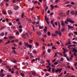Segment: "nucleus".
Returning a JSON list of instances; mask_svg holds the SVG:
<instances>
[{
    "instance_id": "603ef678",
    "label": "nucleus",
    "mask_w": 77,
    "mask_h": 77,
    "mask_svg": "<svg viewBox=\"0 0 77 77\" xmlns=\"http://www.w3.org/2000/svg\"><path fill=\"white\" fill-rule=\"evenodd\" d=\"M6 68L7 69H9L10 68V67L8 66H6Z\"/></svg>"
},
{
    "instance_id": "6e6552de",
    "label": "nucleus",
    "mask_w": 77,
    "mask_h": 77,
    "mask_svg": "<svg viewBox=\"0 0 77 77\" xmlns=\"http://www.w3.org/2000/svg\"><path fill=\"white\" fill-rule=\"evenodd\" d=\"M8 13L10 15H11V14H12V11H11V10H9L8 11Z\"/></svg>"
},
{
    "instance_id": "412c9836",
    "label": "nucleus",
    "mask_w": 77,
    "mask_h": 77,
    "mask_svg": "<svg viewBox=\"0 0 77 77\" xmlns=\"http://www.w3.org/2000/svg\"><path fill=\"white\" fill-rule=\"evenodd\" d=\"M37 33L39 35V36H41V32H38V33L37 32Z\"/></svg>"
},
{
    "instance_id": "ea45409f",
    "label": "nucleus",
    "mask_w": 77,
    "mask_h": 77,
    "mask_svg": "<svg viewBox=\"0 0 77 77\" xmlns=\"http://www.w3.org/2000/svg\"><path fill=\"white\" fill-rule=\"evenodd\" d=\"M24 13L22 14V15H21V17L23 18H24Z\"/></svg>"
},
{
    "instance_id": "680f3d73",
    "label": "nucleus",
    "mask_w": 77,
    "mask_h": 77,
    "mask_svg": "<svg viewBox=\"0 0 77 77\" xmlns=\"http://www.w3.org/2000/svg\"><path fill=\"white\" fill-rule=\"evenodd\" d=\"M14 68L15 69H17V66H14Z\"/></svg>"
},
{
    "instance_id": "0eeeda50",
    "label": "nucleus",
    "mask_w": 77,
    "mask_h": 77,
    "mask_svg": "<svg viewBox=\"0 0 77 77\" xmlns=\"http://www.w3.org/2000/svg\"><path fill=\"white\" fill-rule=\"evenodd\" d=\"M43 30L44 31V32L45 33H46V32H47V26L45 27V29H43Z\"/></svg>"
},
{
    "instance_id": "b1692460",
    "label": "nucleus",
    "mask_w": 77,
    "mask_h": 77,
    "mask_svg": "<svg viewBox=\"0 0 77 77\" xmlns=\"http://www.w3.org/2000/svg\"><path fill=\"white\" fill-rule=\"evenodd\" d=\"M66 7H69L70 8H71V7H72V5L69 4V5H66Z\"/></svg>"
},
{
    "instance_id": "bb28decb",
    "label": "nucleus",
    "mask_w": 77,
    "mask_h": 77,
    "mask_svg": "<svg viewBox=\"0 0 77 77\" xmlns=\"http://www.w3.org/2000/svg\"><path fill=\"white\" fill-rule=\"evenodd\" d=\"M52 72L53 73H54L55 72V68H53L52 69Z\"/></svg>"
},
{
    "instance_id": "1a4fd4ad",
    "label": "nucleus",
    "mask_w": 77,
    "mask_h": 77,
    "mask_svg": "<svg viewBox=\"0 0 77 77\" xmlns=\"http://www.w3.org/2000/svg\"><path fill=\"white\" fill-rule=\"evenodd\" d=\"M24 44L25 45V46H26V47H28V46L29 45V44H28L27 43H26V42H24Z\"/></svg>"
},
{
    "instance_id": "774afa93",
    "label": "nucleus",
    "mask_w": 77,
    "mask_h": 77,
    "mask_svg": "<svg viewBox=\"0 0 77 77\" xmlns=\"http://www.w3.org/2000/svg\"><path fill=\"white\" fill-rule=\"evenodd\" d=\"M19 29H22V26L20 25L19 27Z\"/></svg>"
},
{
    "instance_id": "2eb2a0df",
    "label": "nucleus",
    "mask_w": 77,
    "mask_h": 77,
    "mask_svg": "<svg viewBox=\"0 0 77 77\" xmlns=\"http://www.w3.org/2000/svg\"><path fill=\"white\" fill-rule=\"evenodd\" d=\"M0 36H3L4 35H5V33L3 32H2L1 34H0Z\"/></svg>"
},
{
    "instance_id": "3c124183",
    "label": "nucleus",
    "mask_w": 77,
    "mask_h": 77,
    "mask_svg": "<svg viewBox=\"0 0 77 77\" xmlns=\"http://www.w3.org/2000/svg\"><path fill=\"white\" fill-rule=\"evenodd\" d=\"M13 45L14 46V47H17V44L15 43H13Z\"/></svg>"
},
{
    "instance_id": "2f4dec72",
    "label": "nucleus",
    "mask_w": 77,
    "mask_h": 77,
    "mask_svg": "<svg viewBox=\"0 0 77 77\" xmlns=\"http://www.w3.org/2000/svg\"><path fill=\"white\" fill-rule=\"evenodd\" d=\"M52 49V50H53V49H54L55 50H57V48H56V47H54V46H53Z\"/></svg>"
},
{
    "instance_id": "a211bd4d",
    "label": "nucleus",
    "mask_w": 77,
    "mask_h": 77,
    "mask_svg": "<svg viewBox=\"0 0 77 77\" xmlns=\"http://www.w3.org/2000/svg\"><path fill=\"white\" fill-rule=\"evenodd\" d=\"M32 53H33L34 54H36L37 53V51L36 50H33L32 51Z\"/></svg>"
},
{
    "instance_id": "72a5a7b5",
    "label": "nucleus",
    "mask_w": 77,
    "mask_h": 77,
    "mask_svg": "<svg viewBox=\"0 0 77 77\" xmlns=\"http://www.w3.org/2000/svg\"><path fill=\"white\" fill-rule=\"evenodd\" d=\"M48 35L49 36H50V35H51V33H50V32H48Z\"/></svg>"
},
{
    "instance_id": "39448f33",
    "label": "nucleus",
    "mask_w": 77,
    "mask_h": 77,
    "mask_svg": "<svg viewBox=\"0 0 77 77\" xmlns=\"http://www.w3.org/2000/svg\"><path fill=\"white\" fill-rule=\"evenodd\" d=\"M61 23V26H62L63 27H65V24L64 23V22L63 21H62Z\"/></svg>"
},
{
    "instance_id": "473e14b6",
    "label": "nucleus",
    "mask_w": 77,
    "mask_h": 77,
    "mask_svg": "<svg viewBox=\"0 0 77 77\" xmlns=\"http://www.w3.org/2000/svg\"><path fill=\"white\" fill-rule=\"evenodd\" d=\"M16 35H20V33H19V31H17L16 33Z\"/></svg>"
},
{
    "instance_id": "20e7f679",
    "label": "nucleus",
    "mask_w": 77,
    "mask_h": 77,
    "mask_svg": "<svg viewBox=\"0 0 77 77\" xmlns=\"http://www.w3.org/2000/svg\"><path fill=\"white\" fill-rule=\"evenodd\" d=\"M22 37L24 39H26L27 37L26 36V34H22Z\"/></svg>"
},
{
    "instance_id": "c756f323",
    "label": "nucleus",
    "mask_w": 77,
    "mask_h": 77,
    "mask_svg": "<svg viewBox=\"0 0 77 77\" xmlns=\"http://www.w3.org/2000/svg\"><path fill=\"white\" fill-rule=\"evenodd\" d=\"M67 45H70V44H71V41H69V42L67 43Z\"/></svg>"
},
{
    "instance_id": "4d7b16f0",
    "label": "nucleus",
    "mask_w": 77,
    "mask_h": 77,
    "mask_svg": "<svg viewBox=\"0 0 77 77\" xmlns=\"http://www.w3.org/2000/svg\"><path fill=\"white\" fill-rule=\"evenodd\" d=\"M70 11V10H68V11L67 12V14L68 15L69 14V11Z\"/></svg>"
},
{
    "instance_id": "7c9ffc66",
    "label": "nucleus",
    "mask_w": 77,
    "mask_h": 77,
    "mask_svg": "<svg viewBox=\"0 0 77 77\" xmlns=\"http://www.w3.org/2000/svg\"><path fill=\"white\" fill-rule=\"evenodd\" d=\"M72 47V45H70L68 46L67 48H69V49H70V47Z\"/></svg>"
},
{
    "instance_id": "cd10ccee",
    "label": "nucleus",
    "mask_w": 77,
    "mask_h": 77,
    "mask_svg": "<svg viewBox=\"0 0 77 77\" xmlns=\"http://www.w3.org/2000/svg\"><path fill=\"white\" fill-rule=\"evenodd\" d=\"M60 2V0H56L55 1V2L56 3H57L58 2Z\"/></svg>"
},
{
    "instance_id": "9d476101",
    "label": "nucleus",
    "mask_w": 77,
    "mask_h": 77,
    "mask_svg": "<svg viewBox=\"0 0 77 77\" xmlns=\"http://www.w3.org/2000/svg\"><path fill=\"white\" fill-rule=\"evenodd\" d=\"M70 13L73 15L75 14V12L74 11H71Z\"/></svg>"
},
{
    "instance_id": "a18cd8bd",
    "label": "nucleus",
    "mask_w": 77,
    "mask_h": 77,
    "mask_svg": "<svg viewBox=\"0 0 77 77\" xmlns=\"http://www.w3.org/2000/svg\"><path fill=\"white\" fill-rule=\"evenodd\" d=\"M55 33L56 34H57V35L58 34H59V32H58V31H56L55 32Z\"/></svg>"
},
{
    "instance_id": "69168bd1",
    "label": "nucleus",
    "mask_w": 77,
    "mask_h": 77,
    "mask_svg": "<svg viewBox=\"0 0 77 77\" xmlns=\"http://www.w3.org/2000/svg\"><path fill=\"white\" fill-rule=\"evenodd\" d=\"M16 21L18 22L20 21V19H16Z\"/></svg>"
},
{
    "instance_id": "de8ad7c7",
    "label": "nucleus",
    "mask_w": 77,
    "mask_h": 77,
    "mask_svg": "<svg viewBox=\"0 0 77 77\" xmlns=\"http://www.w3.org/2000/svg\"><path fill=\"white\" fill-rule=\"evenodd\" d=\"M7 76L8 77H11L12 75H7Z\"/></svg>"
},
{
    "instance_id": "4be33fe9",
    "label": "nucleus",
    "mask_w": 77,
    "mask_h": 77,
    "mask_svg": "<svg viewBox=\"0 0 77 77\" xmlns=\"http://www.w3.org/2000/svg\"><path fill=\"white\" fill-rule=\"evenodd\" d=\"M27 20H28V21H29V23H32V20H31V19H27Z\"/></svg>"
},
{
    "instance_id": "37998d69",
    "label": "nucleus",
    "mask_w": 77,
    "mask_h": 77,
    "mask_svg": "<svg viewBox=\"0 0 77 77\" xmlns=\"http://www.w3.org/2000/svg\"><path fill=\"white\" fill-rule=\"evenodd\" d=\"M59 71V69H58L57 70H55V72H56V73L58 72Z\"/></svg>"
},
{
    "instance_id": "bf43d9fd",
    "label": "nucleus",
    "mask_w": 77,
    "mask_h": 77,
    "mask_svg": "<svg viewBox=\"0 0 77 77\" xmlns=\"http://www.w3.org/2000/svg\"><path fill=\"white\" fill-rule=\"evenodd\" d=\"M30 57H32V58H33L34 57L32 55V54H30Z\"/></svg>"
},
{
    "instance_id": "49530a36",
    "label": "nucleus",
    "mask_w": 77,
    "mask_h": 77,
    "mask_svg": "<svg viewBox=\"0 0 77 77\" xmlns=\"http://www.w3.org/2000/svg\"><path fill=\"white\" fill-rule=\"evenodd\" d=\"M44 28V27L42 26H40L39 27V28L40 29H43V28Z\"/></svg>"
},
{
    "instance_id": "f3484780",
    "label": "nucleus",
    "mask_w": 77,
    "mask_h": 77,
    "mask_svg": "<svg viewBox=\"0 0 77 77\" xmlns=\"http://www.w3.org/2000/svg\"><path fill=\"white\" fill-rule=\"evenodd\" d=\"M28 47H29V48L31 49L32 47V45H29Z\"/></svg>"
},
{
    "instance_id": "5701e85b",
    "label": "nucleus",
    "mask_w": 77,
    "mask_h": 77,
    "mask_svg": "<svg viewBox=\"0 0 77 77\" xmlns=\"http://www.w3.org/2000/svg\"><path fill=\"white\" fill-rule=\"evenodd\" d=\"M65 30V29L64 28H62L61 29V32H64Z\"/></svg>"
},
{
    "instance_id": "423d86ee",
    "label": "nucleus",
    "mask_w": 77,
    "mask_h": 77,
    "mask_svg": "<svg viewBox=\"0 0 77 77\" xmlns=\"http://www.w3.org/2000/svg\"><path fill=\"white\" fill-rule=\"evenodd\" d=\"M19 8V7L18 6H15L14 7V9L15 10H17V9H18Z\"/></svg>"
},
{
    "instance_id": "a878e982",
    "label": "nucleus",
    "mask_w": 77,
    "mask_h": 77,
    "mask_svg": "<svg viewBox=\"0 0 77 77\" xmlns=\"http://www.w3.org/2000/svg\"><path fill=\"white\" fill-rule=\"evenodd\" d=\"M46 62H48V65H49V66H50V65H51V64L50 63V60H47L46 61Z\"/></svg>"
},
{
    "instance_id": "c85d7f7f",
    "label": "nucleus",
    "mask_w": 77,
    "mask_h": 77,
    "mask_svg": "<svg viewBox=\"0 0 77 77\" xmlns=\"http://www.w3.org/2000/svg\"><path fill=\"white\" fill-rule=\"evenodd\" d=\"M9 38L10 39H13V38H14V37H13L12 36H11L9 37Z\"/></svg>"
},
{
    "instance_id": "338daca9",
    "label": "nucleus",
    "mask_w": 77,
    "mask_h": 77,
    "mask_svg": "<svg viewBox=\"0 0 77 77\" xmlns=\"http://www.w3.org/2000/svg\"><path fill=\"white\" fill-rule=\"evenodd\" d=\"M13 3H15V2H16V0H13V1L12 2Z\"/></svg>"
},
{
    "instance_id": "58836bf2",
    "label": "nucleus",
    "mask_w": 77,
    "mask_h": 77,
    "mask_svg": "<svg viewBox=\"0 0 77 77\" xmlns=\"http://www.w3.org/2000/svg\"><path fill=\"white\" fill-rule=\"evenodd\" d=\"M35 45H37V46H39V43H38L36 42L35 43Z\"/></svg>"
},
{
    "instance_id": "a19ab883",
    "label": "nucleus",
    "mask_w": 77,
    "mask_h": 77,
    "mask_svg": "<svg viewBox=\"0 0 77 77\" xmlns=\"http://www.w3.org/2000/svg\"><path fill=\"white\" fill-rule=\"evenodd\" d=\"M20 75L23 77H24V74L23 73H21Z\"/></svg>"
},
{
    "instance_id": "0e129e2a",
    "label": "nucleus",
    "mask_w": 77,
    "mask_h": 77,
    "mask_svg": "<svg viewBox=\"0 0 77 77\" xmlns=\"http://www.w3.org/2000/svg\"><path fill=\"white\" fill-rule=\"evenodd\" d=\"M56 43L57 44H58V45H59V44H60V42L57 41L56 42Z\"/></svg>"
},
{
    "instance_id": "09e8293b",
    "label": "nucleus",
    "mask_w": 77,
    "mask_h": 77,
    "mask_svg": "<svg viewBox=\"0 0 77 77\" xmlns=\"http://www.w3.org/2000/svg\"><path fill=\"white\" fill-rule=\"evenodd\" d=\"M67 3H69V2L67 1L66 2L64 3V4H67Z\"/></svg>"
},
{
    "instance_id": "052dcab7",
    "label": "nucleus",
    "mask_w": 77,
    "mask_h": 77,
    "mask_svg": "<svg viewBox=\"0 0 77 77\" xmlns=\"http://www.w3.org/2000/svg\"><path fill=\"white\" fill-rule=\"evenodd\" d=\"M32 24H33L34 25H35V23H36V22H32Z\"/></svg>"
},
{
    "instance_id": "7ed1b4c3",
    "label": "nucleus",
    "mask_w": 77,
    "mask_h": 77,
    "mask_svg": "<svg viewBox=\"0 0 77 77\" xmlns=\"http://www.w3.org/2000/svg\"><path fill=\"white\" fill-rule=\"evenodd\" d=\"M67 23L69 22V23H72V24H73L75 23L74 21H73V20H68L67 19Z\"/></svg>"
},
{
    "instance_id": "f257e3e1",
    "label": "nucleus",
    "mask_w": 77,
    "mask_h": 77,
    "mask_svg": "<svg viewBox=\"0 0 77 77\" xmlns=\"http://www.w3.org/2000/svg\"><path fill=\"white\" fill-rule=\"evenodd\" d=\"M58 25L59 27V32H58V35H59V36H62V32H61V31H60V22H58Z\"/></svg>"
},
{
    "instance_id": "4468645a",
    "label": "nucleus",
    "mask_w": 77,
    "mask_h": 77,
    "mask_svg": "<svg viewBox=\"0 0 77 77\" xmlns=\"http://www.w3.org/2000/svg\"><path fill=\"white\" fill-rule=\"evenodd\" d=\"M26 36H27V38H29L30 36H29V34H28V33H27L26 32L25 33Z\"/></svg>"
},
{
    "instance_id": "f8f14e48",
    "label": "nucleus",
    "mask_w": 77,
    "mask_h": 77,
    "mask_svg": "<svg viewBox=\"0 0 77 77\" xmlns=\"http://www.w3.org/2000/svg\"><path fill=\"white\" fill-rule=\"evenodd\" d=\"M52 36H53V37L57 36V34H52Z\"/></svg>"
},
{
    "instance_id": "4c0bfd02",
    "label": "nucleus",
    "mask_w": 77,
    "mask_h": 77,
    "mask_svg": "<svg viewBox=\"0 0 77 77\" xmlns=\"http://www.w3.org/2000/svg\"><path fill=\"white\" fill-rule=\"evenodd\" d=\"M13 51L14 52V54H15L16 55H17V53H16V52H15V51L14 50Z\"/></svg>"
},
{
    "instance_id": "5fc2aeb1",
    "label": "nucleus",
    "mask_w": 77,
    "mask_h": 77,
    "mask_svg": "<svg viewBox=\"0 0 77 77\" xmlns=\"http://www.w3.org/2000/svg\"><path fill=\"white\" fill-rule=\"evenodd\" d=\"M32 75H35L36 74L35 72H33L32 73Z\"/></svg>"
},
{
    "instance_id": "79ce46f5",
    "label": "nucleus",
    "mask_w": 77,
    "mask_h": 77,
    "mask_svg": "<svg viewBox=\"0 0 77 77\" xmlns=\"http://www.w3.org/2000/svg\"><path fill=\"white\" fill-rule=\"evenodd\" d=\"M68 21H67V19H66V21H65V23L66 24H68Z\"/></svg>"
},
{
    "instance_id": "6ab92c4d",
    "label": "nucleus",
    "mask_w": 77,
    "mask_h": 77,
    "mask_svg": "<svg viewBox=\"0 0 77 77\" xmlns=\"http://www.w3.org/2000/svg\"><path fill=\"white\" fill-rule=\"evenodd\" d=\"M51 9L52 10L54 9V6L52 5H51Z\"/></svg>"
},
{
    "instance_id": "e2e57ef3",
    "label": "nucleus",
    "mask_w": 77,
    "mask_h": 77,
    "mask_svg": "<svg viewBox=\"0 0 77 77\" xmlns=\"http://www.w3.org/2000/svg\"><path fill=\"white\" fill-rule=\"evenodd\" d=\"M74 33V34H75V35H77V32H75V31L73 32Z\"/></svg>"
},
{
    "instance_id": "864d4df0",
    "label": "nucleus",
    "mask_w": 77,
    "mask_h": 77,
    "mask_svg": "<svg viewBox=\"0 0 77 77\" xmlns=\"http://www.w3.org/2000/svg\"><path fill=\"white\" fill-rule=\"evenodd\" d=\"M63 74V72L61 73L58 75V77H60V76H61V75H62Z\"/></svg>"
},
{
    "instance_id": "393cba45",
    "label": "nucleus",
    "mask_w": 77,
    "mask_h": 77,
    "mask_svg": "<svg viewBox=\"0 0 77 77\" xmlns=\"http://www.w3.org/2000/svg\"><path fill=\"white\" fill-rule=\"evenodd\" d=\"M51 49H48V52L50 53H51Z\"/></svg>"
},
{
    "instance_id": "ddd939ff",
    "label": "nucleus",
    "mask_w": 77,
    "mask_h": 77,
    "mask_svg": "<svg viewBox=\"0 0 77 77\" xmlns=\"http://www.w3.org/2000/svg\"><path fill=\"white\" fill-rule=\"evenodd\" d=\"M45 20L46 21H48V18H47V17L46 16H45Z\"/></svg>"
},
{
    "instance_id": "f704fd0d",
    "label": "nucleus",
    "mask_w": 77,
    "mask_h": 77,
    "mask_svg": "<svg viewBox=\"0 0 77 77\" xmlns=\"http://www.w3.org/2000/svg\"><path fill=\"white\" fill-rule=\"evenodd\" d=\"M11 42V41H8L7 42H6L5 43V44H9Z\"/></svg>"
},
{
    "instance_id": "aec40b11",
    "label": "nucleus",
    "mask_w": 77,
    "mask_h": 77,
    "mask_svg": "<svg viewBox=\"0 0 77 77\" xmlns=\"http://www.w3.org/2000/svg\"><path fill=\"white\" fill-rule=\"evenodd\" d=\"M29 42L30 43V44L31 43H32L33 42V40H31L30 39H29Z\"/></svg>"
},
{
    "instance_id": "e433bc0d",
    "label": "nucleus",
    "mask_w": 77,
    "mask_h": 77,
    "mask_svg": "<svg viewBox=\"0 0 77 77\" xmlns=\"http://www.w3.org/2000/svg\"><path fill=\"white\" fill-rule=\"evenodd\" d=\"M5 76V75L4 74H0V76L1 77H4Z\"/></svg>"
},
{
    "instance_id": "c03bdc74",
    "label": "nucleus",
    "mask_w": 77,
    "mask_h": 77,
    "mask_svg": "<svg viewBox=\"0 0 77 77\" xmlns=\"http://www.w3.org/2000/svg\"><path fill=\"white\" fill-rule=\"evenodd\" d=\"M25 65V66H29V63H26Z\"/></svg>"
},
{
    "instance_id": "f03ea898",
    "label": "nucleus",
    "mask_w": 77,
    "mask_h": 77,
    "mask_svg": "<svg viewBox=\"0 0 77 77\" xmlns=\"http://www.w3.org/2000/svg\"><path fill=\"white\" fill-rule=\"evenodd\" d=\"M73 50L72 52H74L73 54L75 57H76L77 56V50L75 49V48H72Z\"/></svg>"
},
{
    "instance_id": "13d9d810",
    "label": "nucleus",
    "mask_w": 77,
    "mask_h": 77,
    "mask_svg": "<svg viewBox=\"0 0 77 77\" xmlns=\"http://www.w3.org/2000/svg\"><path fill=\"white\" fill-rule=\"evenodd\" d=\"M26 60H28L29 59V56H27L26 58Z\"/></svg>"
},
{
    "instance_id": "c9c22d12",
    "label": "nucleus",
    "mask_w": 77,
    "mask_h": 77,
    "mask_svg": "<svg viewBox=\"0 0 77 77\" xmlns=\"http://www.w3.org/2000/svg\"><path fill=\"white\" fill-rule=\"evenodd\" d=\"M63 57H61V58H60V61H61L62 62L63 61Z\"/></svg>"
},
{
    "instance_id": "8fccbe9b",
    "label": "nucleus",
    "mask_w": 77,
    "mask_h": 77,
    "mask_svg": "<svg viewBox=\"0 0 77 77\" xmlns=\"http://www.w3.org/2000/svg\"><path fill=\"white\" fill-rule=\"evenodd\" d=\"M58 63H58L57 62H56L55 63H54V65H57V64H58Z\"/></svg>"
},
{
    "instance_id": "dca6fc26",
    "label": "nucleus",
    "mask_w": 77,
    "mask_h": 77,
    "mask_svg": "<svg viewBox=\"0 0 77 77\" xmlns=\"http://www.w3.org/2000/svg\"><path fill=\"white\" fill-rule=\"evenodd\" d=\"M63 54L64 57H65L67 58V55H66V54H65V52H64Z\"/></svg>"
},
{
    "instance_id": "9b49d317",
    "label": "nucleus",
    "mask_w": 77,
    "mask_h": 77,
    "mask_svg": "<svg viewBox=\"0 0 77 77\" xmlns=\"http://www.w3.org/2000/svg\"><path fill=\"white\" fill-rule=\"evenodd\" d=\"M68 29H73V26H69V25H68Z\"/></svg>"
},
{
    "instance_id": "6e6d98bb",
    "label": "nucleus",
    "mask_w": 77,
    "mask_h": 77,
    "mask_svg": "<svg viewBox=\"0 0 77 77\" xmlns=\"http://www.w3.org/2000/svg\"><path fill=\"white\" fill-rule=\"evenodd\" d=\"M17 62V61L16 60H13V63H16Z\"/></svg>"
}]
</instances>
